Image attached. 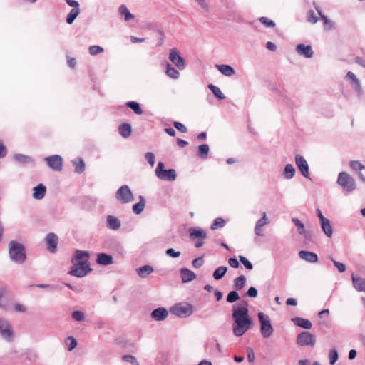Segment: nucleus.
I'll return each instance as SVG.
<instances>
[{
  "mask_svg": "<svg viewBox=\"0 0 365 365\" xmlns=\"http://www.w3.org/2000/svg\"><path fill=\"white\" fill-rule=\"evenodd\" d=\"M234 322L232 331L235 336L239 337L242 336L251 327L252 322L248 314L247 304L240 306L232 312Z\"/></svg>",
  "mask_w": 365,
  "mask_h": 365,
  "instance_id": "nucleus-1",
  "label": "nucleus"
},
{
  "mask_svg": "<svg viewBox=\"0 0 365 365\" xmlns=\"http://www.w3.org/2000/svg\"><path fill=\"white\" fill-rule=\"evenodd\" d=\"M9 254L10 259L17 264H22L26 261V255L24 246L16 241L12 240L9 244Z\"/></svg>",
  "mask_w": 365,
  "mask_h": 365,
  "instance_id": "nucleus-2",
  "label": "nucleus"
},
{
  "mask_svg": "<svg viewBox=\"0 0 365 365\" xmlns=\"http://www.w3.org/2000/svg\"><path fill=\"white\" fill-rule=\"evenodd\" d=\"M257 317L260 323V334L265 339L271 337L274 333V328L269 317L261 312L257 314Z\"/></svg>",
  "mask_w": 365,
  "mask_h": 365,
  "instance_id": "nucleus-3",
  "label": "nucleus"
},
{
  "mask_svg": "<svg viewBox=\"0 0 365 365\" xmlns=\"http://www.w3.org/2000/svg\"><path fill=\"white\" fill-rule=\"evenodd\" d=\"M337 184L346 192H351L356 189L354 179L347 173L341 172L338 175Z\"/></svg>",
  "mask_w": 365,
  "mask_h": 365,
  "instance_id": "nucleus-4",
  "label": "nucleus"
},
{
  "mask_svg": "<svg viewBox=\"0 0 365 365\" xmlns=\"http://www.w3.org/2000/svg\"><path fill=\"white\" fill-rule=\"evenodd\" d=\"M194 312L192 305L188 303H179L170 308V312L181 318L191 316Z\"/></svg>",
  "mask_w": 365,
  "mask_h": 365,
  "instance_id": "nucleus-5",
  "label": "nucleus"
},
{
  "mask_svg": "<svg viewBox=\"0 0 365 365\" xmlns=\"http://www.w3.org/2000/svg\"><path fill=\"white\" fill-rule=\"evenodd\" d=\"M164 163L163 162H159L157 165V168L155 169V175L156 176L162 180L166 181H173L176 179L177 174L175 169L170 168L168 170L164 169Z\"/></svg>",
  "mask_w": 365,
  "mask_h": 365,
  "instance_id": "nucleus-6",
  "label": "nucleus"
},
{
  "mask_svg": "<svg viewBox=\"0 0 365 365\" xmlns=\"http://www.w3.org/2000/svg\"><path fill=\"white\" fill-rule=\"evenodd\" d=\"M315 336L309 331H302L297 334L296 338V343L300 346H310L313 347L316 344Z\"/></svg>",
  "mask_w": 365,
  "mask_h": 365,
  "instance_id": "nucleus-7",
  "label": "nucleus"
},
{
  "mask_svg": "<svg viewBox=\"0 0 365 365\" xmlns=\"http://www.w3.org/2000/svg\"><path fill=\"white\" fill-rule=\"evenodd\" d=\"M73 265L69 271V274L76 277H83L92 271L90 264H84L81 262H72Z\"/></svg>",
  "mask_w": 365,
  "mask_h": 365,
  "instance_id": "nucleus-8",
  "label": "nucleus"
},
{
  "mask_svg": "<svg viewBox=\"0 0 365 365\" xmlns=\"http://www.w3.org/2000/svg\"><path fill=\"white\" fill-rule=\"evenodd\" d=\"M115 198L122 204L133 200V195L130 187L125 185L118 188L115 192Z\"/></svg>",
  "mask_w": 365,
  "mask_h": 365,
  "instance_id": "nucleus-9",
  "label": "nucleus"
},
{
  "mask_svg": "<svg viewBox=\"0 0 365 365\" xmlns=\"http://www.w3.org/2000/svg\"><path fill=\"white\" fill-rule=\"evenodd\" d=\"M0 334L3 339L11 342L14 338V331L9 322L0 319Z\"/></svg>",
  "mask_w": 365,
  "mask_h": 365,
  "instance_id": "nucleus-10",
  "label": "nucleus"
},
{
  "mask_svg": "<svg viewBox=\"0 0 365 365\" xmlns=\"http://www.w3.org/2000/svg\"><path fill=\"white\" fill-rule=\"evenodd\" d=\"M168 59L180 71L185 68V61L177 49L173 48L169 51Z\"/></svg>",
  "mask_w": 365,
  "mask_h": 365,
  "instance_id": "nucleus-11",
  "label": "nucleus"
},
{
  "mask_svg": "<svg viewBox=\"0 0 365 365\" xmlns=\"http://www.w3.org/2000/svg\"><path fill=\"white\" fill-rule=\"evenodd\" d=\"M345 78L346 81H349L350 86H351L352 89L356 92L357 96L359 98H361L363 95V88L359 80L356 76V75L351 71H348L345 76Z\"/></svg>",
  "mask_w": 365,
  "mask_h": 365,
  "instance_id": "nucleus-12",
  "label": "nucleus"
},
{
  "mask_svg": "<svg viewBox=\"0 0 365 365\" xmlns=\"http://www.w3.org/2000/svg\"><path fill=\"white\" fill-rule=\"evenodd\" d=\"M295 164L303 177L310 179L309 165L306 159L299 154L294 157Z\"/></svg>",
  "mask_w": 365,
  "mask_h": 365,
  "instance_id": "nucleus-13",
  "label": "nucleus"
},
{
  "mask_svg": "<svg viewBox=\"0 0 365 365\" xmlns=\"http://www.w3.org/2000/svg\"><path fill=\"white\" fill-rule=\"evenodd\" d=\"M44 160L48 166L53 170L61 171L63 168V159L59 155L46 157Z\"/></svg>",
  "mask_w": 365,
  "mask_h": 365,
  "instance_id": "nucleus-14",
  "label": "nucleus"
},
{
  "mask_svg": "<svg viewBox=\"0 0 365 365\" xmlns=\"http://www.w3.org/2000/svg\"><path fill=\"white\" fill-rule=\"evenodd\" d=\"M205 349L210 354H221L222 351L220 343L215 338L210 339L205 343Z\"/></svg>",
  "mask_w": 365,
  "mask_h": 365,
  "instance_id": "nucleus-15",
  "label": "nucleus"
},
{
  "mask_svg": "<svg viewBox=\"0 0 365 365\" xmlns=\"http://www.w3.org/2000/svg\"><path fill=\"white\" fill-rule=\"evenodd\" d=\"M314 8L323 21L324 30L331 31L336 29V24L322 13L320 7L314 2Z\"/></svg>",
  "mask_w": 365,
  "mask_h": 365,
  "instance_id": "nucleus-16",
  "label": "nucleus"
},
{
  "mask_svg": "<svg viewBox=\"0 0 365 365\" xmlns=\"http://www.w3.org/2000/svg\"><path fill=\"white\" fill-rule=\"evenodd\" d=\"M89 257L90 255L88 252L77 250L73 254V256L71 259V262H81L84 264H90L88 262Z\"/></svg>",
  "mask_w": 365,
  "mask_h": 365,
  "instance_id": "nucleus-17",
  "label": "nucleus"
},
{
  "mask_svg": "<svg viewBox=\"0 0 365 365\" xmlns=\"http://www.w3.org/2000/svg\"><path fill=\"white\" fill-rule=\"evenodd\" d=\"M269 223V219L267 218V214L265 212L262 213L261 218L259 219L255 224L254 231L255 234L258 236L261 237L263 235L262 232V227L268 225Z\"/></svg>",
  "mask_w": 365,
  "mask_h": 365,
  "instance_id": "nucleus-18",
  "label": "nucleus"
},
{
  "mask_svg": "<svg viewBox=\"0 0 365 365\" xmlns=\"http://www.w3.org/2000/svg\"><path fill=\"white\" fill-rule=\"evenodd\" d=\"M295 50L297 54L307 58H310L314 55L311 45H304L303 43H300L296 46Z\"/></svg>",
  "mask_w": 365,
  "mask_h": 365,
  "instance_id": "nucleus-19",
  "label": "nucleus"
},
{
  "mask_svg": "<svg viewBox=\"0 0 365 365\" xmlns=\"http://www.w3.org/2000/svg\"><path fill=\"white\" fill-rule=\"evenodd\" d=\"M45 240L48 250L51 252H55L58 242V236L56 234L51 232L46 235Z\"/></svg>",
  "mask_w": 365,
  "mask_h": 365,
  "instance_id": "nucleus-20",
  "label": "nucleus"
},
{
  "mask_svg": "<svg viewBox=\"0 0 365 365\" xmlns=\"http://www.w3.org/2000/svg\"><path fill=\"white\" fill-rule=\"evenodd\" d=\"M350 168L352 169V170L357 173L359 178L363 182H365V166L364 165H363L358 160H352L350 162Z\"/></svg>",
  "mask_w": 365,
  "mask_h": 365,
  "instance_id": "nucleus-21",
  "label": "nucleus"
},
{
  "mask_svg": "<svg viewBox=\"0 0 365 365\" xmlns=\"http://www.w3.org/2000/svg\"><path fill=\"white\" fill-rule=\"evenodd\" d=\"M150 315L155 321H163L168 317V312L164 307H159L154 309Z\"/></svg>",
  "mask_w": 365,
  "mask_h": 365,
  "instance_id": "nucleus-22",
  "label": "nucleus"
},
{
  "mask_svg": "<svg viewBox=\"0 0 365 365\" xmlns=\"http://www.w3.org/2000/svg\"><path fill=\"white\" fill-rule=\"evenodd\" d=\"M299 256L302 259L309 263H316L318 262L317 255L310 251H299Z\"/></svg>",
  "mask_w": 365,
  "mask_h": 365,
  "instance_id": "nucleus-23",
  "label": "nucleus"
},
{
  "mask_svg": "<svg viewBox=\"0 0 365 365\" xmlns=\"http://www.w3.org/2000/svg\"><path fill=\"white\" fill-rule=\"evenodd\" d=\"M106 226L112 230H118L121 226L120 220L114 215H108L106 217Z\"/></svg>",
  "mask_w": 365,
  "mask_h": 365,
  "instance_id": "nucleus-24",
  "label": "nucleus"
},
{
  "mask_svg": "<svg viewBox=\"0 0 365 365\" xmlns=\"http://www.w3.org/2000/svg\"><path fill=\"white\" fill-rule=\"evenodd\" d=\"M96 262L98 264L106 266L113 263V258L112 255L106 253H99L97 255Z\"/></svg>",
  "mask_w": 365,
  "mask_h": 365,
  "instance_id": "nucleus-25",
  "label": "nucleus"
},
{
  "mask_svg": "<svg viewBox=\"0 0 365 365\" xmlns=\"http://www.w3.org/2000/svg\"><path fill=\"white\" fill-rule=\"evenodd\" d=\"M351 281L354 287L357 292H365V279L352 274Z\"/></svg>",
  "mask_w": 365,
  "mask_h": 365,
  "instance_id": "nucleus-26",
  "label": "nucleus"
},
{
  "mask_svg": "<svg viewBox=\"0 0 365 365\" xmlns=\"http://www.w3.org/2000/svg\"><path fill=\"white\" fill-rule=\"evenodd\" d=\"M32 197L35 200H41L44 197L46 192V187L43 184L40 183L33 188Z\"/></svg>",
  "mask_w": 365,
  "mask_h": 365,
  "instance_id": "nucleus-27",
  "label": "nucleus"
},
{
  "mask_svg": "<svg viewBox=\"0 0 365 365\" xmlns=\"http://www.w3.org/2000/svg\"><path fill=\"white\" fill-rule=\"evenodd\" d=\"M180 276L183 283L190 282L196 278L195 274L192 271L186 268L180 269Z\"/></svg>",
  "mask_w": 365,
  "mask_h": 365,
  "instance_id": "nucleus-28",
  "label": "nucleus"
},
{
  "mask_svg": "<svg viewBox=\"0 0 365 365\" xmlns=\"http://www.w3.org/2000/svg\"><path fill=\"white\" fill-rule=\"evenodd\" d=\"M322 230L324 234L329 238H331L333 235V229L331 225V222L328 218L319 222Z\"/></svg>",
  "mask_w": 365,
  "mask_h": 365,
  "instance_id": "nucleus-29",
  "label": "nucleus"
},
{
  "mask_svg": "<svg viewBox=\"0 0 365 365\" xmlns=\"http://www.w3.org/2000/svg\"><path fill=\"white\" fill-rule=\"evenodd\" d=\"M217 69L225 76L230 77L235 75V69L230 65L227 64H221V65H215Z\"/></svg>",
  "mask_w": 365,
  "mask_h": 365,
  "instance_id": "nucleus-30",
  "label": "nucleus"
},
{
  "mask_svg": "<svg viewBox=\"0 0 365 365\" xmlns=\"http://www.w3.org/2000/svg\"><path fill=\"white\" fill-rule=\"evenodd\" d=\"M13 158L17 163L21 165H27L34 163V159L31 156L21 153L14 154Z\"/></svg>",
  "mask_w": 365,
  "mask_h": 365,
  "instance_id": "nucleus-31",
  "label": "nucleus"
},
{
  "mask_svg": "<svg viewBox=\"0 0 365 365\" xmlns=\"http://www.w3.org/2000/svg\"><path fill=\"white\" fill-rule=\"evenodd\" d=\"M292 320L296 326L305 329H310L312 327L311 322L304 318L295 317L293 318Z\"/></svg>",
  "mask_w": 365,
  "mask_h": 365,
  "instance_id": "nucleus-32",
  "label": "nucleus"
},
{
  "mask_svg": "<svg viewBox=\"0 0 365 365\" xmlns=\"http://www.w3.org/2000/svg\"><path fill=\"white\" fill-rule=\"evenodd\" d=\"M295 174L296 170L292 164L288 163L285 165L282 173V175L284 179L291 180L294 177Z\"/></svg>",
  "mask_w": 365,
  "mask_h": 365,
  "instance_id": "nucleus-33",
  "label": "nucleus"
},
{
  "mask_svg": "<svg viewBox=\"0 0 365 365\" xmlns=\"http://www.w3.org/2000/svg\"><path fill=\"white\" fill-rule=\"evenodd\" d=\"M189 233L191 237L204 239L207 236L206 232L199 227H194L190 228Z\"/></svg>",
  "mask_w": 365,
  "mask_h": 365,
  "instance_id": "nucleus-34",
  "label": "nucleus"
},
{
  "mask_svg": "<svg viewBox=\"0 0 365 365\" xmlns=\"http://www.w3.org/2000/svg\"><path fill=\"white\" fill-rule=\"evenodd\" d=\"M165 74L172 79H178L180 77L179 71L169 63H166Z\"/></svg>",
  "mask_w": 365,
  "mask_h": 365,
  "instance_id": "nucleus-35",
  "label": "nucleus"
},
{
  "mask_svg": "<svg viewBox=\"0 0 365 365\" xmlns=\"http://www.w3.org/2000/svg\"><path fill=\"white\" fill-rule=\"evenodd\" d=\"M153 272V268L150 265H144L136 269V272L140 278H146Z\"/></svg>",
  "mask_w": 365,
  "mask_h": 365,
  "instance_id": "nucleus-36",
  "label": "nucleus"
},
{
  "mask_svg": "<svg viewBox=\"0 0 365 365\" xmlns=\"http://www.w3.org/2000/svg\"><path fill=\"white\" fill-rule=\"evenodd\" d=\"M118 130L122 137L127 138L131 135V125L129 123H123L119 126Z\"/></svg>",
  "mask_w": 365,
  "mask_h": 365,
  "instance_id": "nucleus-37",
  "label": "nucleus"
},
{
  "mask_svg": "<svg viewBox=\"0 0 365 365\" xmlns=\"http://www.w3.org/2000/svg\"><path fill=\"white\" fill-rule=\"evenodd\" d=\"M139 199L140 201L133 206V212L136 215L140 214L143 211L145 205V200L144 197L140 195Z\"/></svg>",
  "mask_w": 365,
  "mask_h": 365,
  "instance_id": "nucleus-38",
  "label": "nucleus"
},
{
  "mask_svg": "<svg viewBox=\"0 0 365 365\" xmlns=\"http://www.w3.org/2000/svg\"><path fill=\"white\" fill-rule=\"evenodd\" d=\"M72 163L75 165V172L77 173H81L85 170V163L81 158H75L72 160Z\"/></svg>",
  "mask_w": 365,
  "mask_h": 365,
  "instance_id": "nucleus-39",
  "label": "nucleus"
},
{
  "mask_svg": "<svg viewBox=\"0 0 365 365\" xmlns=\"http://www.w3.org/2000/svg\"><path fill=\"white\" fill-rule=\"evenodd\" d=\"M118 11L121 15L124 16L125 21H128L134 18V16L129 11L127 6L124 4L120 5Z\"/></svg>",
  "mask_w": 365,
  "mask_h": 365,
  "instance_id": "nucleus-40",
  "label": "nucleus"
},
{
  "mask_svg": "<svg viewBox=\"0 0 365 365\" xmlns=\"http://www.w3.org/2000/svg\"><path fill=\"white\" fill-rule=\"evenodd\" d=\"M125 106L132 109L137 115H141L143 113V110L141 109L140 104L136 101H128L125 103Z\"/></svg>",
  "mask_w": 365,
  "mask_h": 365,
  "instance_id": "nucleus-41",
  "label": "nucleus"
},
{
  "mask_svg": "<svg viewBox=\"0 0 365 365\" xmlns=\"http://www.w3.org/2000/svg\"><path fill=\"white\" fill-rule=\"evenodd\" d=\"M227 271V268L224 266L217 267L213 272V278L215 280L222 279Z\"/></svg>",
  "mask_w": 365,
  "mask_h": 365,
  "instance_id": "nucleus-42",
  "label": "nucleus"
},
{
  "mask_svg": "<svg viewBox=\"0 0 365 365\" xmlns=\"http://www.w3.org/2000/svg\"><path fill=\"white\" fill-rule=\"evenodd\" d=\"M209 145L207 144H202L198 147V156L202 159H206L209 153Z\"/></svg>",
  "mask_w": 365,
  "mask_h": 365,
  "instance_id": "nucleus-43",
  "label": "nucleus"
},
{
  "mask_svg": "<svg viewBox=\"0 0 365 365\" xmlns=\"http://www.w3.org/2000/svg\"><path fill=\"white\" fill-rule=\"evenodd\" d=\"M208 88L212 91L213 95L217 97V98L222 100L225 99V96L222 93L220 88L213 84H209Z\"/></svg>",
  "mask_w": 365,
  "mask_h": 365,
  "instance_id": "nucleus-44",
  "label": "nucleus"
},
{
  "mask_svg": "<svg viewBox=\"0 0 365 365\" xmlns=\"http://www.w3.org/2000/svg\"><path fill=\"white\" fill-rule=\"evenodd\" d=\"M246 283V277L244 275H240L234 280V287L237 290L242 289Z\"/></svg>",
  "mask_w": 365,
  "mask_h": 365,
  "instance_id": "nucleus-45",
  "label": "nucleus"
},
{
  "mask_svg": "<svg viewBox=\"0 0 365 365\" xmlns=\"http://www.w3.org/2000/svg\"><path fill=\"white\" fill-rule=\"evenodd\" d=\"M80 14V9H72L66 17V22L71 24Z\"/></svg>",
  "mask_w": 365,
  "mask_h": 365,
  "instance_id": "nucleus-46",
  "label": "nucleus"
},
{
  "mask_svg": "<svg viewBox=\"0 0 365 365\" xmlns=\"http://www.w3.org/2000/svg\"><path fill=\"white\" fill-rule=\"evenodd\" d=\"M292 221L295 225L299 234L304 235L306 232V230H305L304 224L298 218H296V217H293L292 219Z\"/></svg>",
  "mask_w": 365,
  "mask_h": 365,
  "instance_id": "nucleus-47",
  "label": "nucleus"
},
{
  "mask_svg": "<svg viewBox=\"0 0 365 365\" xmlns=\"http://www.w3.org/2000/svg\"><path fill=\"white\" fill-rule=\"evenodd\" d=\"M6 294V292L4 289H0V308H1L4 310H6L7 307Z\"/></svg>",
  "mask_w": 365,
  "mask_h": 365,
  "instance_id": "nucleus-48",
  "label": "nucleus"
},
{
  "mask_svg": "<svg viewBox=\"0 0 365 365\" xmlns=\"http://www.w3.org/2000/svg\"><path fill=\"white\" fill-rule=\"evenodd\" d=\"M225 225V221L222 217L216 218L213 223L211 225L210 228L212 230H216L217 228L223 227Z\"/></svg>",
  "mask_w": 365,
  "mask_h": 365,
  "instance_id": "nucleus-49",
  "label": "nucleus"
},
{
  "mask_svg": "<svg viewBox=\"0 0 365 365\" xmlns=\"http://www.w3.org/2000/svg\"><path fill=\"white\" fill-rule=\"evenodd\" d=\"M65 342L67 345L68 350L70 351L75 349L77 346L76 340L72 336L67 337L65 340Z\"/></svg>",
  "mask_w": 365,
  "mask_h": 365,
  "instance_id": "nucleus-50",
  "label": "nucleus"
},
{
  "mask_svg": "<svg viewBox=\"0 0 365 365\" xmlns=\"http://www.w3.org/2000/svg\"><path fill=\"white\" fill-rule=\"evenodd\" d=\"M259 21L267 28H273L275 26V23L267 17H260Z\"/></svg>",
  "mask_w": 365,
  "mask_h": 365,
  "instance_id": "nucleus-51",
  "label": "nucleus"
},
{
  "mask_svg": "<svg viewBox=\"0 0 365 365\" xmlns=\"http://www.w3.org/2000/svg\"><path fill=\"white\" fill-rule=\"evenodd\" d=\"M71 317L77 322H82L85 319V314L82 311H74L72 312Z\"/></svg>",
  "mask_w": 365,
  "mask_h": 365,
  "instance_id": "nucleus-52",
  "label": "nucleus"
},
{
  "mask_svg": "<svg viewBox=\"0 0 365 365\" xmlns=\"http://www.w3.org/2000/svg\"><path fill=\"white\" fill-rule=\"evenodd\" d=\"M334 264V265L337 268L338 271L341 273L345 272L346 270V266L341 262H339L338 261H336L334 259V258L331 256L328 257Z\"/></svg>",
  "mask_w": 365,
  "mask_h": 365,
  "instance_id": "nucleus-53",
  "label": "nucleus"
},
{
  "mask_svg": "<svg viewBox=\"0 0 365 365\" xmlns=\"http://www.w3.org/2000/svg\"><path fill=\"white\" fill-rule=\"evenodd\" d=\"M239 298V294L236 291H231L227 296V302L228 303H233L238 300Z\"/></svg>",
  "mask_w": 365,
  "mask_h": 365,
  "instance_id": "nucleus-54",
  "label": "nucleus"
},
{
  "mask_svg": "<svg viewBox=\"0 0 365 365\" xmlns=\"http://www.w3.org/2000/svg\"><path fill=\"white\" fill-rule=\"evenodd\" d=\"M89 53L95 56L103 52V48L100 46H91L88 48Z\"/></svg>",
  "mask_w": 365,
  "mask_h": 365,
  "instance_id": "nucleus-55",
  "label": "nucleus"
},
{
  "mask_svg": "<svg viewBox=\"0 0 365 365\" xmlns=\"http://www.w3.org/2000/svg\"><path fill=\"white\" fill-rule=\"evenodd\" d=\"M307 21L312 24H316L319 20V18L315 14L314 11L312 10H309L307 12Z\"/></svg>",
  "mask_w": 365,
  "mask_h": 365,
  "instance_id": "nucleus-56",
  "label": "nucleus"
},
{
  "mask_svg": "<svg viewBox=\"0 0 365 365\" xmlns=\"http://www.w3.org/2000/svg\"><path fill=\"white\" fill-rule=\"evenodd\" d=\"M240 262L245 266V267L249 270L253 269L252 264L244 256H239Z\"/></svg>",
  "mask_w": 365,
  "mask_h": 365,
  "instance_id": "nucleus-57",
  "label": "nucleus"
},
{
  "mask_svg": "<svg viewBox=\"0 0 365 365\" xmlns=\"http://www.w3.org/2000/svg\"><path fill=\"white\" fill-rule=\"evenodd\" d=\"M329 359L331 365H333L338 360V352L336 349H333L329 351Z\"/></svg>",
  "mask_w": 365,
  "mask_h": 365,
  "instance_id": "nucleus-58",
  "label": "nucleus"
},
{
  "mask_svg": "<svg viewBox=\"0 0 365 365\" xmlns=\"http://www.w3.org/2000/svg\"><path fill=\"white\" fill-rule=\"evenodd\" d=\"M145 158L151 167H153L155 162V156L153 153L148 152L145 154Z\"/></svg>",
  "mask_w": 365,
  "mask_h": 365,
  "instance_id": "nucleus-59",
  "label": "nucleus"
},
{
  "mask_svg": "<svg viewBox=\"0 0 365 365\" xmlns=\"http://www.w3.org/2000/svg\"><path fill=\"white\" fill-rule=\"evenodd\" d=\"M14 310L18 313H24L26 312L27 308L24 304L20 303H14Z\"/></svg>",
  "mask_w": 365,
  "mask_h": 365,
  "instance_id": "nucleus-60",
  "label": "nucleus"
},
{
  "mask_svg": "<svg viewBox=\"0 0 365 365\" xmlns=\"http://www.w3.org/2000/svg\"><path fill=\"white\" fill-rule=\"evenodd\" d=\"M166 255L169 257L177 258L180 256L181 253L180 251H175L173 248H169L166 250Z\"/></svg>",
  "mask_w": 365,
  "mask_h": 365,
  "instance_id": "nucleus-61",
  "label": "nucleus"
},
{
  "mask_svg": "<svg viewBox=\"0 0 365 365\" xmlns=\"http://www.w3.org/2000/svg\"><path fill=\"white\" fill-rule=\"evenodd\" d=\"M173 125L178 130H179L180 132H181L182 133H185L187 131V128L182 123H181L180 122H177V121L174 122Z\"/></svg>",
  "mask_w": 365,
  "mask_h": 365,
  "instance_id": "nucleus-62",
  "label": "nucleus"
},
{
  "mask_svg": "<svg viewBox=\"0 0 365 365\" xmlns=\"http://www.w3.org/2000/svg\"><path fill=\"white\" fill-rule=\"evenodd\" d=\"M257 289L254 287H251L246 292L245 296L249 297H256L257 296Z\"/></svg>",
  "mask_w": 365,
  "mask_h": 365,
  "instance_id": "nucleus-63",
  "label": "nucleus"
},
{
  "mask_svg": "<svg viewBox=\"0 0 365 365\" xmlns=\"http://www.w3.org/2000/svg\"><path fill=\"white\" fill-rule=\"evenodd\" d=\"M202 264H203V259L201 257L195 259L192 262V264L193 267H195V268L200 267L202 265Z\"/></svg>",
  "mask_w": 365,
  "mask_h": 365,
  "instance_id": "nucleus-64",
  "label": "nucleus"
}]
</instances>
